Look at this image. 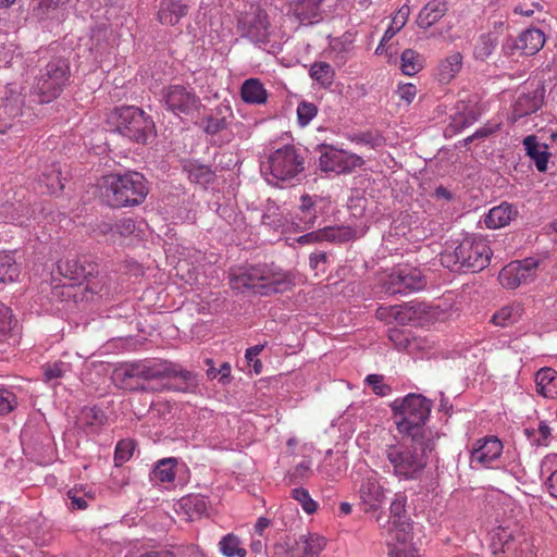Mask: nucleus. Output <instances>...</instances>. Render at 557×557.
Returning <instances> with one entry per match:
<instances>
[{
  "instance_id": "c85d7f7f",
  "label": "nucleus",
  "mask_w": 557,
  "mask_h": 557,
  "mask_svg": "<svg viewBox=\"0 0 557 557\" xmlns=\"http://www.w3.org/2000/svg\"><path fill=\"white\" fill-rule=\"evenodd\" d=\"M536 392L545 398L557 397V371L542 368L535 374Z\"/></svg>"
},
{
  "instance_id": "0e129e2a",
  "label": "nucleus",
  "mask_w": 557,
  "mask_h": 557,
  "mask_svg": "<svg viewBox=\"0 0 557 557\" xmlns=\"http://www.w3.org/2000/svg\"><path fill=\"white\" fill-rule=\"evenodd\" d=\"M119 232L122 235H127L134 232L135 230V223L132 219H123L120 221V223L116 225Z\"/></svg>"
},
{
  "instance_id": "864d4df0",
  "label": "nucleus",
  "mask_w": 557,
  "mask_h": 557,
  "mask_svg": "<svg viewBox=\"0 0 557 557\" xmlns=\"http://www.w3.org/2000/svg\"><path fill=\"white\" fill-rule=\"evenodd\" d=\"M366 382L372 387L373 393L377 396H387L392 392L391 386L384 383V379L380 374H369L366 377Z\"/></svg>"
},
{
  "instance_id": "58836bf2",
  "label": "nucleus",
  "mask_w": 557,
  "mask_h": 557,
  "mask_svg": "<svg viewBox=\"0 0 557 557\" xmlns=\"http://www.w3.org/2000/svg\"><path fill=\"white\" fill-rule=\"evenodd\" d=\"M261 222L263 225L269 226L271 228L277 230L283 226L284 224V218L283 212L281 211L280 207L276 205L275 201L268 199L263 213L261 216Z\"/></svg>"
},
{
  "instance_id": "09e8293b",
  "label": "nucleus",
  "mask_w": 557,
  "mask_h": 557,
  "mask_svg": "<svg viewBox=\"0 0 557 557\" xmlns=\"http://www.w3.org/2000/svg\"><path fill=\"white\" fill-rule=\"evenodd\" d=\"M135 443L131 440L120 441L115 447L114 461L116 466H121L128 461L133 456Z\"/></svg>"
},
{
  "instance_id": "a878e982",
  "label": "nucleus",
  "mask_w": 557,
  "mask_h": 557,
  "mask_svg": "<svg viewBox=\"0 0 557 557\" xmlns=\"http://www.w3.org/2000/svg\"><path fill=\"white\" fill-rule=\"evenodd\" d=\"M462 54L453 52L440 61L436 69V78L441 84L450 83L462 69Z\"/></svg>"
},
{
  "instance_id": "2eb2a0df",
  "label": "nucleus",
  "mask_w": 557,
  "mask_h": 557,
  "mask_svg": "<svg viewBox=\"0 0 557 557\" xmlns=\"http://www.w3.org/2000/svg\"><path fill=\"white\" fill-rule=\"evenodd\" d=\"M491 548L499 557H530V545L523 540L515 537L507 528H498L492 535Z\"/></svg>"
},
{
  "instance_id": "4468645a",
  "label": "nucleus",
  "mask_w": 557,
  "mask_h": 557,
  "mask_svg": "<svg viewBox=\"0 0 557 557\" xmlns=\"http://www.w3.org/2000/svg\"><path fill=\"white\" fill-rule=\"evenodd\" d=\"M545 44L544 33L535 27L527 28L515 37H507L503 42V51L507 55L519 51L523 55H533L537 53Z\"/></svg>"
},
{
  "instance_id": "cd10ccee",
  "label": "nucleus",
  "mask_w": 557,
  "mask_h": 557,
  "mask_svg": "<svg viewBox=\"0 0 557 557\" xmlns=\"http://www.w3.org/2000/svg\"><path fill=\"white\" fill-rule=\"evenodd\" d=\"M240 97L249 104H264L268 100V91L260 79L248 78L242 84Z\"/></svg>"
},
{
  "instance_id": "ddd939ff",
  "label": "nucleus",
  "mask_w": 557,
  "mask_h": 557,
  "mask_svg": "<svg viewBox=\"0 0 557 557\" xmlns=\"http://www.w3.org/2000/svg\"><path fill=\"white\" fill-rule=\"evenodd\" d=\"M24 99L22 88L16 84H8L0 88V133H5L13 121L22 114Z\"/></svg>"
},
{
  "instance_id": "bf43d9fd",
  "label": "nucleus",
  "mask_w": 557,
  "mask_h": 557,
  "mask_svg": "<svg viewBox=\"0 0 557 557\" xmlns=\"http://www.w3.org/2000/svg\"><path fill=\"white\" fill-rule=\"evenodd\" d=\"M265 344L255 345L252 347H249L245 352L247 361L253 362L256 372H259V368H261V362L259 359H257V357L263 350Z\"/></svg>"
},
{
  "instance_id": "e2e57ef3",
  "label": "nucleus",
  "mask_w": 557,
  "mask_h": 557,
  "mask_svg": "<svg viewBox=\"0 0 557 557\" xmlns=\"http://www.w3.org/2000/svg\"><path fill=\"white\" fill-rule=\"evenodd\" d=\"M545 485L548 493L557 498V469L552 471V473L546 478Z\"/></svg>"
},
{
  "instance_id": "052dcab7",
  "label": "nucleus",
  "mask_w": 557,
  "mask_h": 557,
  "mask_svg": "<svg viewBox=\"0 0 557 557\" xmlns=\"http://www.w3.org/2000/svg\"><path fill=\"white\" fill-rule=\"evenodd\" d=\"M540 437L535 440V443L540 446H547L552 430L545 421H541L539 424Z\"/></svg>"
},
{
  "instance_id": "69168bd1",
  "label": "nucleus",
  "mask_w": 557,
  "mask_h": 557,
  "mask_svg": "<svg viewBox=\"0 0 557 557\" xmlns=\"http://www.w3.org/2000/svg\"><path fill=\"white\" fill-rule=\"evenodd\" d=\"M326 261L325 252H312L309 256V264L311 269L317 270L320 263H324Z\"/></svg>"
},
{
  "instance_id": "4c0bfd02",
  "label": "nucleus",
  "mask_w": 557,
  "mask_h": 557,
  "mask_svg": "<svg viewBox=\"0 0 557 557\" xmlns=\"http://www.w3.org/2000/svg\"><path fill=\"white\" fill-rule=\"evenodd\" d=\"M18 275L20 267L13 256L0 252V283L14 282Z\"/></svg>"
},
{
  "instance_id": "a211bd4d",
  "label": "nucleus",
  "mask_w": 557,
  "mask_h": 557,
  "mask_svg": "<svg viewBox=\"0 0 557 557\" xmlns=\"http://www.w3.org/2000/svg\"><path fill=\"white\" fill-rule=\"evenodd\" d=\"M360 506L364 512L376 511L384 504L385 492L376 472H370L362 479L359 491Z\"/></svg>"
},
{
  "instance_id": "8fccbe9b",
  "label": "nucleus",
  "mask_w": 557,
  "mask_h": 557,
  "mask_svg": "<svg viewBox=\"0 0 557 557\" xmlns=\"http://www.w3.org/2000/svg\"><path fill=\"white\" fill-rule=\"evenodd\" d=\"M17 326V320L14 318L12 309L0 304V333L5 335Z\"/></svg>"
},
{
  "instance_id": "39448f33",
  "label": "nucleus",
  "mask_w": 557,
  "mask_h": 557,
  "mask_svg": "<svg viewBox=\"0 0 557 557\" xmlns=\"http://www.w3.org/2000/svg\"><path fill=\"white\" fill-rule=\"evenodd\" d=\"M99 187L102 201L112 208L137 206L148 195L147 181L136 171L104 175Z\"/></svg>"
},
{
  "instance_id": "2f4dec72",
  "label": "nucleus",
  "mask_w": 557,
  "mask_h": 557,
  "mask_svg": "<svg viewBox=\"0 0 557 557\" xmlns=\"http://www.w3.org/2000/svg\"><path fill=\"white\" fill-rule=\"evenodd\" d=\"M233 117L232 108L228 104H219L214 113L208 117L205 131L207 134L215 135L226 128L228 119Z\"/></svg>"
},
{
  "instance_id": "a18cd8bd",
  "label": "nucleus",
  "mask_w": 557,
  "mask_h": 557,
  "mask_svg": "<svg viewBox=\"0 0 557 557\" xmlns=\"http://www.w3.org/2000/svg\"><path fill=\"white\" fill-rule=\"evenodd\" d=\"M71 371V364L63 361H55L44 366L46 382L58 381Z\"/></svg>"
},
{
  "instance_id": "3c124183",
  "label": "nucleus",
  "mask_w": 557,
  "mask_h": 557,
  "mask_svg": "<svg viewBox=\"0 0 557 557\" xmlns=\"http://www.w3.org/2000/svg\"><path fill=\"white\" fill-rule=\"evenodd\" d=\"M86 282L85 290L92 294V295H107L108 288H107V278L106 276H94V273L91 275H88V277L84 281Z\"/></svg>"
},
{
  "instance_id": "423d86ee",
  "label": "nucleus",
  "mask_w": 557,
  "mask_h": 557,
  "mask_svg": "<svg viewBox=\"0 0 557 557\" xmlns=\"http://www.w3.org/2000/svg\"><path fill=\"white\" fill-rule=\"evenodd\" d=\"M304 170V151L292 144L273 147V151L269 153L267 161L261 165L264 178L274 186L299 181Z\"/></svg>"
},
{
  "instance_id": "f03ea898",
  "label": "nucleus",
  "mask_w": 557,
  "mask_h": 557,
  "mask_svg": "<svg viewBox=\"0 0 557 557\" xmlns=\"http://www.w3.org/2000/svg\"><path fill=\"white\" fill-rule=\"evenodd\" d=\"M435 444L436 441L403 436L396 444L387 445L384 450L387 472L398 481L420 480Z\"/></svg>"
},
{
  "instance_id": "9d476101",
  "label": "nucleus",
  "mask_w": 557,
  "mask_h": 557,
  "mask_svg": "<svg viewBox=\"0 0 557 557\" xmlns=\"http://www.w3.org/2000/svg\"><path fill=\"white\" fill-rule=\"evenodd\" d=\"M161 101L175 115H193L201 107V100L195 90L183 85L164 87Z\"/></svg>"
},
{
  "instance_id": "6e6552de",
  "label": "nucleus",
  "mask_w": 557,
  "mask_h": 557,
  "mask_svg": "<svg viewBox=\"0 0 557 557\" xmlns=\"http://www.w3.org/2000/svg\"><path fill=\"white\" fill-rule=\"evenodd\" d=\"M115 132L145 144L154 134V123L141 109L133 106L114 108L108 117Z\"/></svg>"
},
{
  "instance_id": "c756f323",
  "label": "nucleus",
  "mask_w": 557,
  "mask_h": 557,
  "mask_svg": "<svg viewBox=\"0 0 557 557\" xmlns=\"http://www.w3.org/2000/svg\"><path fill=\"white\" fill-rule=\"evenodd\" d=\"M447 7L443 1L434 0L423 7L418 15L417 23L421 28H429L437 23L446 13Z\"/></svg>"
},
{
  "instance_id": "c03bdc74",
  "label": "nucleus",
  "mask_w": 557,
  "mask_h": 557,
  "mask_svg": "<svg viewBox=\"0 0 557 557\" xmlns=\"http://www.w3.org/2000/svg\"><path fill=\"white\" fill-rule=\"evenodd\" d=\"M69 499L71 500V507L73 509H86L89 503L95 499L90 488L85 486H75L67 492Z\"/></svg>"
},
{
  "instance_id": "6ab92c4d",
  "label": "nucleus",
  "mask_w": 557,
  "mask_h": 557,
  "mask_svg": "<svg viewBox=\"0 0 557 557\" xmlns=\"http://www.w3.org/2000/svg\"><path fill=\"white\" fill-rule=\"evenodd\" d=\"M428 312V306L419 301H409L403 305L391 306L389 308H380L377 315L392 317L399 324H409L419 322L422 317Z\"/></svg>"
},
{
  "instance_id": "dca6fc26",
  "label": "nucleus",
  "mask_w": 557,
  "mask_h": 557,
  "mask_svg": "<svg viewBox=\"0 0 557 557\" xmlns=\"http://www.w3.org/2000/svg\"><path fill=\"white\" fill-rule=\"evenodd\" d=\"M425 286L424 277L417 268H398L391 275L387 283L389 294H407L422 289Z\"/></svg>"
},
{
  "instance_id": "20e7f679",
  "label": "nucleus",
  "mask_w": 557,
  "mask_h": 557,
  "mask_svg": "<svg viewBox=\"0 0 557 557\" xmlns=\"http://www.w3.org/2000/svg\"><path fill=\"white\" fill-rule=\"evenodd\" d=\"M432 405L430 399L419 394H408L404 398L395 399L391 407L398 432L414 440L437 441L440 433L425 426Z\"/></svg>"
},
{
  "instance_id": "a19ab883",
  "label": "nucleus",
  "mask_w": 557,
  "mask_h": 557,
  "mask_svg": "<svg viewBox=\"0 0 557 557\" xmlns=\"http://www.w3.org/2000/svg\"><path fill=\"white\" fill-rule=\"evenodd\" d=\"M78 422L83 426L98 429L106 422V414L97 407H84L78 416Z\"/></svg>"
},
{
  "instance_id": "603ef678",
  "label": "nucleus",
  "mask_w": 557,
  "mask_h": 557,
  "mask_svg": "<svg viewBox=\"0 0 557 557\" xmlns=\"http://www.w3.org/2000/svg\"><path fill=\"white\" fill-rule=\"evenodd\" d=\"M17 406L15 394L7 388H0V416H5Z\"/></svg>"
},
{
  "instance_id": "412c9836",
  "label": "nucleus",
  "mask_w": 557,
  "mask_h": 557,
  "mask_svg": "<svg viewBox=\"0 0 557 557\" xmlns=\"http://www.w3.org/2000/svg\"><path fill=\"white\" fill-rule=\"evenodd\" d=\"M246 36L256 42H265L270 36L268 14L260 8L253 9L251 15L239 21Z\"/></svg>"
},
{
  "instance_id": "c9c22d12",
  "label": "nucleus",
  "mask_w": 557,
  "mask_h": 557,
  "mask_svg": "<svg viewBox=\"0 0 557 557\" xmlns=\"http://www.w3.org/2000/svg\"><path fill=\"white\" fill-rule=\"evenodd\" d=\"M321 240L331 243H346L354 238L355 231L349 226H326L320 228Z\"/></svg>"
},
{
  "instance_id": "bb28decb",
  "label": "nucleus",
  "mask_w": 557,
  "mask_h": 557,
  "mask_svg": "<svg viewBox=\"0 0 557 557\" xmlns=\"http://www.w3.org/2000/svg\"><path fill=\"white\" fill-rule=\"evenodd\" d=\"M187 13V5L180 0H161L158 20L161 24L175 25Z\"/></svg>"
},
{
  "instance_id": "13d9d810",
  "label": "nucleus",
  "mask_w": 557,
  "mask_h": 557,
  "mask_svg": "<svg viewBox=\"0 0 557 557\" xmlns=\"http://www.w3.org/2000/svg\"><path fill=\"white\" fill-rule=\"evenodd\" d=\"M557 469V454H548L546 455L540 466L541 475L550 474L552 471Z\"/></svg>"
},
{
  "instance_id": "f3484780",
  "label": "nucleus",
  "mask_w": 557,
  "mask_h": 557,
  "mask_svg": "<svg viewBox=\"0 0 557 557\" xmlns=\"http://www.w3.org/2000/svg\"><path fill=\"white\" fill-rule=\"evenodd\" d=\"M504 449L502 441L496 436H485L475 441L470 450V465L472 468L484 467L491 465L500 458Z\"/></svg>"
},
{
  "instance_id": "6e6d98bb",
  "label": "nucleus",
  "mask_w": 557,
  "mask_h": 557,
  "mask_svg": "<svg viewBox=\"0 0 557 557\" xmlns=\"http://www.w3.org/2000/svg\"><path fill=\"white\" fill-rule=\"evenodd\" d=\"M182 506L187 509L194 508L196 513L201 515L207 510V502L200 496H189L183 498Z\"/></svg>"
},
{
  "instance_id": "5fc2aeb1",
  "label": "nucleus",
  "mask_w": 557,
  "mask_h": 557,
  "mask_svg": "<svg viewBox=\"0 0 557 557\" xmlns=\"http://www.w3.org/2000/svg\"><path fill=\"white\" fill-rule=\"evenodd\" d=\"M60 170L55 166L50 171V173H42V183L46 185L49 193H57L58 190L63 189V185L60 178Z\"/></svg>"
},
{
  "instance_id": "4d7b16f0",
  "label": "nucleus",
  "mask_w": 557,
  "mask_h": 557,
  "mask_svg": "<svg viewBox=\"0 0 557 557\" xmlns=\"http://www.w3.org/2000/svg\"><path fill=\"white\" fill-rule=\"evenodd\" d=\"M417 87L413 84L406 83L398 85L396 94L398 97L406 102V104H410L416 96H417Z\"/></svg>"
},
{
  "instance_id": "72a5a7b5",
  "label": "nucleus",
  "mask_w": 557,
  "mask_h": 557,
  "mask_svg": "<svg viewBox=\"0 0 557 557\" xmlns=\"http://www.w3.org/2000/svg\"><path fill=\"white\" fill-rule=\"evenodd\" d=\"M184 171L187 173L190 182L201 186H207L212 183L215 177L214 172L208 165L196 162L186 163L184 165Z\"/></svg>"
},
{
  "instance_id": "680f3d73",
  "label": "nucleus",
  "mask_w": 557,
  "mask_h": 557,
  "mask_svg": "<svg viewBox=\"0 0 557 557\" xmlns=\"http://www.w3.org/2000/svg\"><path fill=\"white\" fill-rule=\"evenodd\" d=\"M409 7L404 5L401 7L398 12L393 16V24L396 25V28H403L408 20L409 16Z\"/></svg>"
},
{
  "instance_id": "e433bc0d",
  "label": "nucleus",
  "mask_w": 557,
  "mask_h": 557,
  "mask_svg": "<svg viewBox=\"0 0 557 557\" xmlns=\"http://www.w3.org/2000/svg\"><path fill=\"white\" fill-rule=\"evenodd\" d=\"M175 462L173 458L160 460L151 471V481L156 483H171L175 479Z\"/></svg>"
},
{
  "instance_id": "f257e3e1",
  "label": "nucleus",
  "mask_w": 557,
  "mask_h": 557,
  "mask_svg": "<svg viewBox=\"0 0 557 557\" xmlns=\"http://www.w3.org/2000/svg\"><path fill=\"white\" fill-rule=\"evenodd\" d=\"M166 377L177 381L169 386L177 392L193 393L198 386L194 372L165 360L122 362L115 366L111 375L115 386L128 391H144L145 383Z\"/></svg>"
},
{
  "instance_id": "de8ad7c7",
  "label": "nucleus",
  "mask_w": 557,
  "mask_h": 557,
  "mask_svg": "<svg viewBox=\"0 0 557 557\" xmlns=\"http://www.w3.org/2000/svg\"><path fill=\"white\" fill-rule=\"evenodd\" d=\"M318 113V108L314 103L308 101L299 102L297 107V121L301 127L307 126Z\"/></svg>"
},
{
  "instance_id": "393cba45",
  "label": "nucleus",
  "mask_w": 557,
  "mask_h": 557,
  "mask_svg": "<svg viewBox=\"0 0 557 557\" xmlns=\"http://www.w3.org/2000/svg\"><path fill=\"white\" fill-rule=\"evenodd\" d=\"M517 215V210L512 205L503 202L493 207L484 218V223L488 228L496 230L504 227Z\"/></svg>"
},
{
  "instance_id": "f704fd0d",
  "label": "nucleus",
  "mask_w": 557,
  "mask_h": 557,
  "mask_svg": "<svg viewBox=\"0 0 557 557\" xmlns=\"http://www.w3.org/2000/svg\"><path fill=\"white\" fill-rule=\"evenodd\" d=\"M219 552L224 557H246L247 550L234 533L224 535L218 543Z\"/></svg>"
},
{
  "instance_id": "b1692460",
  "label": "nucleus",
  "mask_w": 557,
  "mask_h": 557,
  "mask_svg": "<svg viewBox=\"0 0 557 557\" xmlns=\"http://www.w3.org/2000/svg\"><path fill=\"white\" fill-rule=\"evenodd\" d=\"M322 0H294L289 4L288 13L301 25H312L320 21V7Z\"/></svg>"
},
{
  "instance_id": "37998d69",
  "label": "nucleus",
  "mask_w": 557,
  "mask_h": 557,
  "mask_svg": "<svg viewBox=\"0 0 557 557\" xmlns=\"http://www.w3.org/2000/svg\"><path fill=\"white\" fill-rule=\"evenodd\" d=\"M400 69L405 75L417 74L422 69L421 55L412 49H406L400 57Z\"/></svg>"
},
{
  "instance_id": "f8f14e48",
  "label": "nucleus",
  "mask_w": 557,
  "mask_h": 557,
  "mask_svg": "<svg viewBox=\"0 0 557 557\" xmlns=\"http://www.w3.org/2000/svg\"><path fill=\"white\" fill-rule=\"evenodd\" d=\"M537 269L539 260L535 258L516 260L502 269L498 280L505 288L515 289L522 284L534 281L537 275Z\"/></svg>"
},
{
  "instance_id": "5701e85b",
  "label": "nucleus",
  "mask_w": 557,
  "mask_h": 557,
  "mask_svg": "<svg viewBox=\"0 0 557 557\" xmlns=\"http://www.w3.org/2000/svg\"><path fill=\"white\" fill-rule=\"evenodd\" d=\"M96 267V264L89 262L85 258H73L59 261L58 263L60 274L76 284H82L88 275H91L95 272Z\"/></svg>"
},
{
  "instance_id": "1a4fd4ad",
  "label": "nucleus",
  "mask_w": 557,
  "mask_h": 557,
  "mask_svg": "<svg viewBox=\"0 0 557 557\" xmlns=\"http://www.w3.org/2000/svg\"><path fill=\"white\" fill-rule=\"evenodd\" d=\"M69 78V62L63 58H53L39 71L32 90L38 96L39 103H48L61 94Z\"/></svg>"
},
{
  "instance_id": "338daca9",
  "label": "nucleus",
  "mask_w": 557,
  "mask_h": 557,
  "mask_svg": "<svg viewBox=\"0 0 557 557\" xmlns=\"http://www.w3.org/2000/svg\"><path fill=\"white\" fill-rule=\"evenodd\" d=\"M319 242H322L319 230L307 233L305 235H301L298 238L299 244H311V243H319Z\"/></svg>"
},
{
  "instance_id": "aec40b11",
  "label": "nucleus",
  "mask_w": 557,
  "mask_h": 557,
  "mask_svg": "<svg viewBox=\"0 0 557 557\" xmlns=\"http://www.w3.org/2000/svg\"><path fill=\"white\" fill-rule=\"evenodd\" d=\"M288 557H317L325 546L324 537L318 534L300 535L285 543Z\"/></svg>"
},
{
  "instance_id": "4be33fe9",
  "label": "nucleus",
  "mask_w": 557,
  "mask_h": 557,
  "mask_svg": "<svg viewBox=\"0 0 557 557\" xmlns=\"http://www.w3.org/2000/svg\"><path fill=\"white\" fill-rule=\"evenodd\" d=\"M322 198L319 196L302 195L299 206L293 215V223L299 230L311 228L318 219L319 205Z\"/></svg>"
},
{
  "instance_id": "7ed1b4c3",
  "label": "nucleus",
  "mask_w": 557,
  "mask_h": 557,
  "mask_svg": "<svg viewBox=\"0 0 557 557\" xmlns=\"http://www.w3.org/2000/svg\"><path fill=\"white\" fill-rule=\"evenodd\" d=\"M492 250L482 236L460 234L446 240L440 255L443 267L451 270L472 272L485 269L491 262Z\"/></svg>"
},
{
  "instance_id": "0eeeda50",
  "label": "nucleus",
  "mask_w": 557,
  "mask_h": 557,
  "mask_svg": "<svg viewBox=\"0 0 557 557\" xmlns=\"http://www.w3.org/2000/svg\"><path fill=\"white\" fill-rule=\"evenodd\" d=\"M231 286L238 292L252 290L260 295L284 293L290 288L286 273L275 272L265 267H251L239 270L231 278Z\"/></svg>"
},
{
  "instance_id": "79ce46f5",
  "label": "nucleus",
  "mask_w": 557,
  "mask_h": 557,
  "mask_svg": "<svg viewBox=\"0 0 557 557\" xmlns=\"http://www.w3.org/2000/svg\"><path fill=\"white\" fill-rule=\"evenodd\" d=\"M310 76L320 85L327 87L333 84L335 72L326 62H314L310 67Z\"/></svg>"
},
{
  "instance_id": "473e14b6",
  "label": "nucleus",
  "mask_w": 557,
  "mask_h": 557,
  "mask_svg": "<svg viewBox=\"0 0 557 557\" xmlns=\"http://www.w3.org/2000/svg\"><path fill=\"white\" fill-rule=\"evenodd\" d=\"M523 307L519 302H513L503 307L492 318L494 324L498 326H508L518 322L523 314Z\"/></svg>"
},
{
  "instance_id": "774afa93",
  "label": "nucleus",
  "mask_w": 557,
  "mask_h": 557,
  "mask_svg": "<svg viewBox=\"0 0 557 557\" xmlns=\"http://www.w3.org/2000/svg\"><path fill=\"white\" fill-rule=\"evenodd\" d=\"M355 140L359 144L369 145L371 147H374L377 145V138L374 137L371 133H362V134L356 136Z\"/></svg>"
},
{
  "instance_id": "ea45409f",
  "label": "nucleus",
  "mask_w": 557,
  "mask_h": 557,
  "mask_svg": "<svg viewBox=\"0 0 557 557\" xmlns=\"http://www.w3.org/2000/svg\"><path fill=\"white\" fill-rule=\"evenodd\" d=\"M497 44V37L493 34H482L474 46V58L481 61L486 60L494 52Z\"/></svg>"
},
{
  "instance_id": "7c9ffc66",
  "label": "nucleus",
  "mask_w": 557,
  "mask_h": 557,
  "mask_svg": "<svg viewBox=\"0 0 557 557\" xmlns=\"http://www.w3.org/2000/svg\"><path fill=\"white\" fill-rule=\"evenodd\" d=\"M523 146L527 154L534 161L536 169L540 172H545L549 158L547 147L541 145L535 136H527L523 139Z\"/></svg>"
},
{
  "instance_id": "9b49d317",
  "label": "nucleus",
  "mask_w": 557,
  "mask_h": 557,
  "mask_svg": "<svg viewBox=\"0 0 557 557\" xmlns=\"http://www.w3.org/2000/svg\"><path fill=\"white\" fill-rule=\"evenodd\" d=\"M320 148L319 166L323 172L349 173L364 163L360 156L333 146L321 145Z\"/></svg>"
},
{
  "instance_id": "49530a36",
  "label": "nucleus",
  "mask_w": 557,
  "mask_h": 557,
  "mask_svg": "<svg viewBox=\"0 0 557 557\" xmlns=\"http://www.w3.org/2000/svg\"><path fill=\"white\" fill-rule=\"evenodd\" d=\"M292 497L299 503L306 513L311 515L317 511L318 504L311 498L308 490L296 487L292 491Z\"/></svg>"
}]
</instances>
